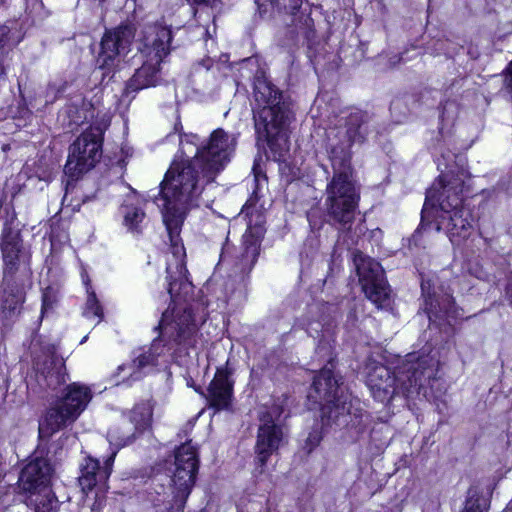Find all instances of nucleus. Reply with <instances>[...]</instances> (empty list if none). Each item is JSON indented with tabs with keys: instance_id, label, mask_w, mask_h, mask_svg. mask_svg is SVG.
I'll return each mask as SVG.
<instances>
[{
	"instance_id": "obj_41",
	"label": "nucleus",
	"mask_w": 512,
	"mask_h": 512,
	"mask_svg": "<svg viewBox=\"0 0 512 512\" xmlns=\"http://www.w3.org/2000/svg\"><path fill=\"white\" fill-rule=\"evenodd\" d=\"M131 196L135 198V197H136V192H135V191H132V192H131Z\"/></svg>"
},
{
	"instance_id": "obj_24",
	"label": "nucleus",
	"mask_w": 512,
	"mask_h": 512,
	"mask_svg": "<svg viewBox=\"0 0 512 512\" xmlns=\"http://www.w3.org/2000/svg\"><path fill=\"white\" fill-rule=\"evenodd\" d=\"M129 421L134 426L135 435L148 429L152 421V408L148 403L136 405L129 414Z\"/></svg>"
},
{
	"instance_id": "obj_4",
	"label": "nucleus",
	"mask_w": 512,
	"mask_h": 512,
	"mask_svg": "<svg viewBox=\"0 0 512 512\" xmlns=\"http://www.w3.org/2000/svg\"><path fill=\"white\" fill-rule=\"evenodd\" d=\"M436 361L430 356L409 355L406 362L393 373L385 365L371 361L366 365V383L373 397L381 402L395 394L418 392L424 382L435 377Z\"/></svg>"
},
{
	"instance_id": "obj_11",
	"label": "nucleus",
	"mask_w": 512,
	"mask_h": 512,
	"mask_svg": "<svg viewBox=\"0 0 512 512\" xmlns=\"http://www.w3.org/2000/svg\"><path fill=\"white\" fill-rule=\"evenodd\" d=\"M338 378L331 368H323L315 376L307 398L321 410L322 419L336 422L349 412L347 397L340 387Z\"/></svg>"
},
{
	"instance_id": "obj_15",
	"label": "nucleus",
	"mask_w": 512,
	"mask_h": 512,
	"mask_svg": "<svg viewBox=\"0 0 512 512\" xmlns=\"http://www.w3.org/2000/svg\"><path fill=\"white\" fill-rule=\"evenodd\" d=\"M136 28L131 22H124L107 30L101 40V50L97 57L99 69L110 72L125 56L135 38Z\"/></svg>"
},
{
	"instance_id": "obj_35",
	"label": "nucleus",
	"mask_w": 512,
	"mask_h": 512,
	"mask_svg": "<svg viewBox=\"0 0 512 512\" xmlns=\"http://www.w3.org/2000/svg\"><path fill=\"white\" fill-rule=\"evenodd\" d=\"M189 3L191 4H196V5H206V6H214L216 5L219 0H187Z\"/></svg>"
},
{
	"instance_id": "obj_37",
	"label": "nucleus",
	"mask_w": 512,
	"mask_h": 512,
	"mask_svg": "<svg viewBox=\"0 0 512 512\" xmlns=\"http://www.w3.org/2000/svg\"><path fill=\"white\" fill-rule=\"evenodd\" d=\"M508 77L506 81L508 82V85L512 88V62L509 64L508 68Z\"/></svg>"
},
{
	"instance_id": "obj_39",
	"label": "nucleus",
	"mask_w": 512,
	"mask_h": 512,
	"mask_svg": "<svg viewBox=\"0 0 512 512\" xmlns=\"http://www.w3.org/2000/svg\"><path fill=\"white\" fill-rule=\"evenodd\" d=\"M304 17H305V25L309 26L312 19L308 15H304Z\"/></svg>"
},
{
	"instance_id": "obj_22",
	"label": "nucleus",
	"mask_w": 512,
	"mask_h": 512,
	"mask_svg": "<svg viewBox=\"0 0 512 512\" xmlns=\"http://www.w3.org/2000/svg\"><path fill=\"white\" fill-rule=\"evenodd\" d=\"M373 129L372 116L367 112L357 110L346 118V136L351 143H363Z\"/></svg>"
},
{
	"instance_id": "obj_42",
	"label": "nucleus",
	"mask_w": 512,
	"mask_h": 512,
	"mask_svg": "<svg viewBox=\"0 0 512 512\" xmlns=\"http://www.w3.org/2000/svg\"><path fill=\"white\" fill-rule=\"evenodd\" d=\"M221 259H222V260H224V259H225L224 253L221 255Z\"/></svg>"
},
{
	"instance_id": "obj_21",
	"label": "nucleus",
	"mask_w": 512,
	"mask_h": 512,
	"mask_svg": "<svg viewBox=\"0 0 512 512\" xmlns=\"http://www.w3.org/2000/svg\"><path fill=\"white\" fill-rule=\"evenodd\" d=\"M209 401L217 410L227 409L230 406L233 383L229 380L227 371L218 370L209 385Z\"/></svg>"
},
{
	"instance_id": "obj_29",
	"label": "nucleus",
	"mask_w": 512,
	"mask_h": 512,
	"mask_svg": "<svg viewBox=\"0 0 512 512\" xmlns=\"http://www.w3.org/2000/svg\"><path fill=\"white\" fill-rule=\"evenodd\" d=\"M89 280H85L86 286H88ZM87 301L85 304V308L83 311V315L87 318L97 317L98 322H100L103 318V309L97 300L96 294L94 291H90V288L87 287Z\"/></svg>"
},
{
	"instance_id": "obj_13",
	"label": "nucleus",
	"mask_w": 512,
	"mask_h": 512,
	"mask_svg": "<svg viewBox=\"0 0 512 512\" xmlns=\"http://www.w3.org/2000/svg\"><path fill=\"white\" fill-rule=\"evenodd\" d=\"M282 410L278 406L261 411L254 451L256 462L264 467L270 456L276 453L284 443L286 431L280 422Z\"/></svg>"
},
{
	"instance_id": "obj_10",
	"label": "nucleus",
	"mask_w": 512,
	"mask_h": 512,
	"mask_svg": "<svg viewBox=\"0 0 512 512\" xmlns=\"http://www.w3.org/2000/svg\"><path fill=\"white\" fill-rule=\"evenodd\" d=\"M92 399L89 387L73 383L67 386L64 397L50 408L39 425L41 436H50L73 423Z\"/></svg>"
},
{
	"instance_id": "obj_8",
	"label": "nucleus",
	"mask_w": 512,
	"mask_h": 512,
	"mask_svg": "<svg viewBox=\"0 0 512 512\" xmlns=\"http://www.w3.org/2000/svg\"><path fill=\"white\" fill-rule=\"evenodd\" d=\"M54 468L42 452H36L19 477V487L29 493L28 505L34 512H57L58 501L50 489Z\"/></svg>"
},
{
	"instance_id": "obj_9",
	"label": "nucleus",
	"mask_w": 512,
	"mask_h": 512,
	"mask_svg": "<svg viewBox=\"0 0 512 512\" xmlns=\"http://www.w3.org/2000/svg\"><path fill=\"white\" fill-rule=\"evenodd\" d=\"M171 39V30L165 26L155 24L146 29L142 52L147 60L128 81L126 85L128 92L139 91L158 83L159 65L163 58L169 54Z\"/></svg>"
},
{
	"instance_id": "obj_2",
	"label": "nucleus",
	"mask_w": 512,
	"mask_h": 512,
	"mask_svg": "<svg viewBox=\"0 0 512 512\" xmlns=\"http://www.w3.org/2000/svg\"><path fill=\"white\" fill-rule=\"evenodd\" d=\"M213 181L204 175L201 160L189 155L180 162H173L160 184L161 199L164 201L163 222L175 258V263H170L174 272H177L178 263L185 267V248L180 232L187 206L199 197L205 184Z\"/></svg>"
},
{
	"instance_id": "obj_40",
	"label": "nucleus",
	"mask_w": 512,
	"mask_h": 512,
	"mask_svg": "<svg viewBox=\"0 0 512 512\" xmlns=\"http://www.w3.org/2000/svg\"><path fill=\"white\" fill-rule=\"evenodd\" d=\"M507 294L509 296V301H510V304L512 305V292H510V290L507 291Z\"/></svg>"
},
{
	"instance_id": "obj_6",
	"label": "nucleus",
	"mask_w": 512,
	"mask_h": 512,
	"mask_svg": "<svg viewBox=\"0 0 512 512\" xmlns=\"http://www.w3.org/2000/svg\"><path fill=\"white\" fill-rule=\"evenodd\" d=\"M254 96L259 110L254 116L255 129L264 138L269 147L274 150L277 142L282 150H288L287 136L284 125L288 119L289 105L283 99L282 93L261 73L254 82Z\"/></svg>"
},
{
	"instance_id": "obj_7",
	"label": "nucleus",
	"mask_w": 512,
	"mask_h": 512,
	"mask_svg": "<svg viewBox=\"0 0 512 512\" xmlns=\"http://www.w3.org/2000/svg\"><path fill=\"white\" fill-rule=\"evenodd\" d=\"M199 138L196 134H185L180 138V152L183 157L193 155L201 160L204 175L208 180H215L216 176L229 163L236 147V137L222 128L214 130L206 145L198 146Z\"/></svg>"
},
{
	"instance_id": "obj_23",
	"label": "nucleus",
	"mask_w": 512,
	"mask_h": 512,
	"mask_svg": "<svg viewBox=\"0 0 512 512\" xmlns=\"http://www.w3.org/2000/svg\"><path fill=\"white\" fill-rule=\"evenodd\" d=\"M421 288L424 296V310L430 320L433 318L440 319L454 312V300L450 295L445 294L437 297L432 294H426L425 283H422Z\"/></svg>"
},
{
	"instance_id": "obj_38",
	"label": "nucleus",
	"mask_w": 512,
	"mask_h": 512,
	"mask_svg": "<svg viewBox=\"0 0 512 512\" xmlns=\"http://www.w3.org/2000/svg\"><path fill=\"white\" fill-rule=\"evenodd\" d=\"M199 66L202 65L205 67L206 70H208L211 66V60L210 59H207V60H203L202 62H200L198 64Z\"/></svg>"
},
{
	"instance_id": "obj_3",
	"label": "nucleus",
	"mask_w": 512,
	"mask_h": 512,
	"mask_svg": "<svg viewBox=\"0 0 512 512\" xmlns=\"http://www.w3.org/2000/svg\"><path fill=\"white\" fill-rule=\"evenodd\" d=\"M467 175L440 176L427 190L418 232L427 229L445 231L454 245L467 239L473 229L471 211L464 205L463 193Z\"/></svg>"
},
{
	"instance_id": "obj_30",
	"label": "nucleus",
	"mask_w": 512,
	"mask_h": 512,
	"mask_svg": "<svg viewBox=\"0 0 512 512\" xmlns=\"http://www.w3.org/2000/svg\"><path fill=\"white\" fill-rule=\"evenodd\" d=\"M487 500L482 498L477 491L470 490L463 512H487Z\"/></svg>"
},
{
	"instance_id": "obj_12",
	"label": "nucleus",
	"mask_w": 512,
	"mask_h": 512,
	"mask_svg": "<svg viewBox=\"0 0 512 512\" xmlns=\"http://www.w3.org/2000/svg\"><path fill=\"white\" fill-rule=\"evenodd\" d=\"M103 131L100 127L85 130L70 145L64 172L72 179L92 169L102 155Z\"/></svg>"
},
{
	"instance_id": "obj_1",
	"label": "nucleus",
	"mask_w": 512,
	"mask_h": 512,
	"mask_svg": "<svg viewBox=\"0 0 512 512\" xmlns=\"http://www.w3.org/2000/svg\"><path fill=\"white\" fill-rule=\"evenodd\" d=\"M168 292L173 306L169 307L162 314L159 325V337L154 339L150 348L141 352L130 364H123L118 367V372L127 370L133 380L141 377V370L147 366L154 365L157 357L177 347H188L193 345L196 333V324L192 309L188 304L193 286L188 280L186 267L181 263L177 264V272H174L172 265L167 266Z\"/></svg>"
},
{
	"instance_id": "obj_34",
	"label": "nucleus",
	"mask_w": 512,
	"mask_h": 512,
	"mask_svg": "<svg viewBox=\"0 0 512 512\" xmlns=\"http://www.w3.org/2000/svg\"><path fill=\"white\" fill-rule=\"evenodd\" d=\"M253 173H254V181L256 183L257 188L259 186H261L263 183L267 182L266 175L262 174V172L259 171L256 166L253 167Z\"/></svg>"
},
{
	"instance_id": "obj_18",
	"label": "nucleus",
	"mask_w": 512,
	"mask_h": 512,
	"mask_svg": "<svg viewBox=\"0 0 512 512\" xmlns=\"http://www.w3.org/2000/svg\"><path fill=\"white\" fill-rule=\"evenodd\" d=\"M35 370L36 381L43 390H55L66 381L64 360L56 354L54 346L47 349L43 359L37 358Z\"/></svg>"
},
{
	"instance_id": "obj_28",
	"label": "nucleus",
	"mask_w": 512,
	"mask_h": 512,
	"mask_svg": "<svg viewBox=\"0 0 512 512\" xmlns=\"http://www.w3.org/2000/svg\"><path fill=\"white\" fill-rule=\"evenodd\" d=\"M126 211L124 212V224L131 232L139 233L141 231V223L145 218V213L139 207L129 208L125 206Z\"/></svg>"
},
{
	"instance_id": "obj_5",
	"label": "nucleus",
	"mask_w": 512,
	"mask_h": 512,
	"mask_svg": "<svg viewBox=\"0 0 512 512\" xmlns=\"http://www.w3.org/2000/svg\"><path fill=\"white\" fill-rule=\"evenodd\" d=\"M330 159L333 175L325 189V211L333 223L347 228L356 215L360 188L354 177L351 157L347 152L333 148Z\"/></svg>"
},
{
	"instance_id": "obj_16",
	"label": "nucleus",
	"mask_w": 512,
	"mask_h": 512,
	"mask_svg": "<svg viewBox=\"0 0 512 512\" xmlns=\"http://www.w3.org/2000/svg\"><path fill=\"white\" fill-rule=\"evenodd\" d=\"M175 469L172 475L173 499L178 509H183L195 483L198 458L190 443L181 445L175 452Z\"/></svg>"
},
{
	"instance_id": "obj_27",
	"label": "nucleus",
	"mask_w": 512,
	"mask_h": 512,
	"mask_svg": "<svg viewBox=\"0 0 512 512\" xmlns=\"http://www.w3.org/2000/svg\"><path fill=\"white\" fill-rule=\"evenodd\" d=\"M131 429L128 427H115L108 432V440L111 445L121 448L131 443L136 435L131 433Z\"/></svg>"
},
{
	"instance_id": "obj_14",
	"label": "nucleus",
	"mask_w": 512,
	"mask_h": 512,
	"mask_svg": "<svg viewBox=\"0 0 512 512\" xmlns=\"http://www.w3.org/2000/svg\"><path fill=\"white\" fill-rule=\"evenodd\" d=\"M353 261L366 297L378 308L384 307L389 300L390 288L381 265L359 251L353 254Z\"/></svg>"
},
{
	"instance_id": "obj_31",
	"label": "nucleus",
	"mask_w": 512,
	"mask_h": 512,
	"mask_svg": "<svg viewBox=\"0 0 512 512\" xmlns=\"http://www.w3.org/2000/svg\"><path fill=\"white\" fill-rule=\"evenodd\" d=\"M56 297L53 294V291L51 288H47L42 296V316L50 309L53 308L54 304L56 303Z\"/></svg>"
},
{
	"instance_id": "obj_17",
	"label": "nucleus",
	"mask_w": 512,
	"mask_h": 512,
	"mask_svg": "<svg viewBox=\"0 0 512 512\" xmlns=\"http://www.w3.org/2000/svg\"><path fill=\"white\" fill-rule=\"evenodd\" d=\"M264 227L260 223L248 224V228L242 237V244L235 256V274L245 277L253 269L259 256L260 242L264 236Z\"/></svg>"
},
{
	"instance_id": "obj_32",
	"label": "nucleus",
	"mask_w": 512,
	"mask_h": 512,
	"mask_svg": "<svg viewBox=\"0 0 512 512\" xmlns=\"http://www.w3.org/2000/svg\"><path fill=\"white\" fill-rule=\"evenodd\" d=\"M322 440L321 432L318 429H314L311 431L307 437L306 445L308 447L309 452H311L315 447H317Z\"/></svg>"
},
{
	"instance_id": "obj_19",
	"label": "nucleus",
	"mask_w": 512,
	"mask_h": 512,
	"mask_svg": "<svg viewBox=\"0 0 512 512\" xmlns=\"http://www.w3.org/2000/svg\"><path fill=\"white\" fill-rule=\"evenodd\" d=\"M0 247L4 263V274L14 275L19 269L21 257L24 256L20 233L5 227Z\"/></svg>"
},
{
	"instance_id": "obj_20",
	"label": "nucleus",
	"mask_w": 512,
	"mask_h": 512,
	"mask_svg": "<svg viewBox=\"0 0 512 512\" xmlns=\"http://www.w3.org/2000/svg\"><path fill=\"white\" fill-rule=\"evenodd\" d=\"M116 451H114L106 460L105 465L100 467L97 459L86 457L81 464V475L79 484L83 491L92 490L100 483H105L112 471Z\"/></svg>"
},
{
	"instance_id": "obj_36",
	"label": "nucleus",
	"mask_w": 512,
	"mask_h": 512,
	"mask_svg": "<svg viewBox=\"0 0 512 512\" xmlns=\"http://www.w3.org/2000/svg\"><path fill=\"white\" fill-rule=\"evenodd\" d=\"M6 73V64H5V57H0V78L4 77Z\"/></svg>"
},
{
	"instance_id": "obj_25",
	"label": "nucleus",
	"mask_w": 512,
	"mask_h": 512,
	"mask_svg": "<svg viewBox=\"0 0 512 512\" xmlns=\"http://www.w3.org/2000/svg\"><path fill=\"white\" fill-rule=\"evenodd\" d=\"M24 300L25 293L23 289L17 285H9L8 288L4 290L1 307L4 311H7L9 315H12L19 311Z\"/></svg>"
},
{
	"instance_id": "obj_33",
	"label": "nucleus",
	"mask_w": 512,
	"mask_h": 512,
	"mask_svg": "<svg viewBox=\"0 0 512 512\" xmlns=\"http://www.w3.org/2000/svg\"><path fill=\"white\" fill-rule=\"evenodd\" d=\"M10 41V28L7 25H0V49Z\"/></svg>"
},
{
	"instance_id": "obj_26",
	"label": "nucleus",
	"mask_w": 512,
	"mask_h": 512,
	"mask_svg": "<svg viewBox=\"0 0 512 512\" xmlns=\"http://www.w3.org/2000/svg\"><path fill=\"white\" fill-rule=\"evenodd\" d=\"M303 0H256L261 12H268L271 10H277L279 12L284 11L291 15H295L296 11L301 7Z\"/></svg>"
}]
</instances>
